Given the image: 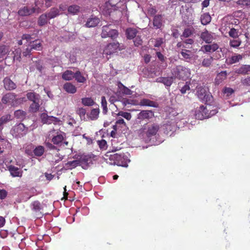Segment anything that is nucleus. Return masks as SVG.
Listing matches in <instances>:
<instances>
[{"label": "nucleus", "mask_w": 250, "mask_h": 250, "mask_svg": "<svg viewBox=\"0 0 250 250\" xmlns=\"http://www.w3.org/2000/svg\"><path fill=\"white\" fill-rule=\"evenodd\" d=\"M101 9L104 16L110 18L113 21L116 20L122 14L118 6L113 5L108 1H106L101 7Z\"/></svg>", "instance_id": "obj_1"}, {"label": "nucleus", "mask_w": 250, "mask_h": 250, "mask_svg": "<svg viewBox=\"0 0 250 250\" xmlns=\"http://www.w3.org/2000/svg\"><path fill=\"white\" fill-rule=\"evenodd\" d=\"M160 129V125L157 123H153L148 125L145 124L138 130V134L140 137L144 138L146 136L147 138H150L155 136Z\"/></svg>", "instance_id": "obj_2"}, {"label": "nucleus", "mask_w": 250, "mask_h": 250, "mask_svg": "<svg viewBox=\"0 0 250 250\" xmlns=\"http://www.w3.org/2000/svg\"><path fill=\"white\" fill-rule=\"evenodd\" d=\"M173 77L179 79H186L190 75V70L182 65H178L172 71Z\"/></svg>", "instance_id": "obj_3"}, {"label": "nucleus", "mask_w": 250, "mask_h": 250, "mask_svg": "<svg viewBox=\"0 0 250 250\" xmlns=\"http://www.w3.org/2000/svg\"><path fill=\"white\" fill-rule=\"evenodd\" d=\"M111 24L104 25L102 27L101 37L102 38H110L112 40L116 39L118 36V32L117 30L112 29Z\"/></svg>", "instance_id": "obj_4"}, {"label": "nucleus", "mask_w": 250, "mask_h": 250, "mask_svg": "<svg viewBox=\"0 0 250 250\" xmlns=\"http://www.w3.org/2000/svg\"><path fill=\"white\" fill-rule=\"evenodd\" d=\"M121 49L120 47V43L118 42L109 43L106 45L103 51V55H111L117 53Z\"/></svg>", "instance_id": "obj_5"}, {"label": "nucleus", "mask_w": 250, "mask_h": 250, "mask_svg": "<svg viewBox=\"0 0 250 250\" xmlns=\"http://www.w3.org/2000/svg\"><path fill=\"white\" fill-rule=\"evenodd\" d=\"M13 135L16 138H21L25 136L28 132V128L22 123H20L14 127Z\"/></svg>", "instance_id": "obj_6"}, {"label": "nucleus", "mask_w": 250, "mask_h": 250, "mask_svg": "<svg viewBox=\"0 0 250 250\" xmlns=\"http://www.w3.org/2000/svg\"><path fill=\"white\" fill-rule=\"evenodd\" d=\"M111 160L114 161L115 164L124 167L127 166V163L129 160L124 155L118 153L114 154L111 156Z\"/></svg>", "instance_id": "obj_7"}, {"label": "nucleus", "mask_w": 250, "mask_h": 250, "mask_svg": "<svg viewBox=\"0 0 250 250\" xmlns=\"http://www.w3.org/2000/svg\"><path fill=\"white\" fill-rule=\"evenodd\" d=\"M154 117V113L151 110H143L137 114V119L140 121H149Z\"/></svg>", "instance_id": "obj_8"}, {"label": "nucleus", "mask_w": 250, "mask_h": 250, "mask_svg": "<svg viewBox=\"0 0 250 250\" xmlns=\"http://www.w3.org/2000/svg\"><path fill=\"white\" fill-rule=\"evenodd\" d=\"M41 119L42 123L48 125L51 124H56L60 121L58 118L52 116H48L47 114L44 113L41 115Z\"/></svg>", "instance_id": "obj_9"}, {"label": "nucleus", "mask_w": 250, "mask_h": 250, "mask_svg": "<svg viewBox=\"0 0 250 250\" xmlns=\"http://www.w3.org/2000/svg\"><path fill=\"white\" fill-rule=\"evenodd\" d=\"M209 116L208 108L207 106L205 107L204 105L200 106L199 110L196 113V118L199 120L208 118Z\"/></svg>", "instance_id": "obj_10"}, {"label": "nucleus", "mask_w": 250, "mask_h": 250, "mask_svg": "<svg viewBox=\"0 0 250 250\" xmlns=\"http://www.w3.org/2000/svg\"><path fill=\"white\" fill-rule=\"evenodd\" d=\"M35 11L36 8L35 7H30L28 6H24L19 10L18 14L21 16L24 17L31 15L34 13Z\"/></svg>", "instance_id": "obj_11"}, {"label": "nucleus", "mask_w": 250, "mask_h": 250, "mask_svg": "<svg viewBox=\"0 0 250 250\" xmlns=\"http://www.w3.org/2000/svg\"><path fill=\"white\" fill-rule=\"evenodd\" d=\"M100 22V19L94 16L91 15L85 24V26L88 28L94 27L97 26Z\"/></svg>", "instance_id": "obj_12"}, {"label": "nucleus", "mask_w": 250, "mask_h": 250, "mask_svg": "<svg viewBox=\"0 0 250 250\" xmlns=\"http://www.w3.org/2000/svg\"><path fill=\"white\" fill-rule=\"evenodd\" d=\"M16 96L14 93H7L2 97L1 102L3 104H12L16 100Z\"/></svg>", "instance_id": "obj_13"}, {"label": "nucleus", "mask_w": 250, "mask_h": 250, "mask_svg": "<svg viewBox=\"0 0 250 250\" xmlns=\"http://www.w3.org/2000/svg\"><path fill=\"white\" fill-rule=\"evenodd\" d=\"M32 210L35 212L37 218L41 217L42 215L41 210L42 209L41 204L38 201H34L32 203Z\"/></svg>", "instance_id": "obj_14"}, {"label": "nucleus", "mask_w": 250, "mask_h": 250, "mask_svg": "<svg viewBox=\"0 0 250 250\" xmlns=\"http://www.w3.org/2000/svg\"><path fill=\"white\" fill-rule=\"evenodd\" d=\"M154 27L157 29L160 28L163 25V17L162 15H155L153 20Z\"/></svg>", "instance_id": "obj_15"}, {"label": "nucleus", "mask_w": 250, "mask_h": 250, "mask_svg": "<svg viewBox=\"0 0 250 250\" xmlns=\"http://www.w3.org/2000/svg\"><path fill=\"white\" fill-rule=\"evenodd\" d=\"M5 88L8 90H12L16 88V84L10 78L6 77L3 80Z\"/></svg>", "instance_id": "obj_16"}, {"label": "nucleus", "mask_w": 250, "mask_h": 250, "mask_svg": "<svg viewBox=\"0 0 250 250\" xmlns=\"http://www.w3.org/2000/svg\"><path fill=\"white\" fill-rule=\"evenodd\" d=\"M138 33L137 29L132 27L127 28L125 30V35L127 39L131 40L134 39Z\"/></svg>", "instance_id": "obj_17"}, {"label": "nucleus", "mask_w": 250, "mask_h": 250, "mask_svg": "<svg viewBox=\"0 0 250 250\" xmlns=\"http://www.w3.org/2000/svg\"><path fill=\"white\" fill-rule=\"evenodd\" d=\"M141 106H146L153 107H157L158 104L154 101H151L147 99H143L140 102V104Z\"/></svg>", "instance_id": "obj_18"}, {"label": "nucleus", "mask_w": 250, "mask_h": 250, "mask_svg": "<svg viewBox=\"0 0 250 250\" xmlns=\"http://www.w3.org/2000/svg\"><path fill=\"white\" fill-rule=\"evenodd\" d=\"M235 72L239 74H249L250 73V65H242L235 70Z\"/></svg>", "instance_id": "obj_19"}, {"label": "nucleus", "mask_w": 250, "mask_h": 250, "mask_svg": "<svg viewBox=\"0 0 250 250\" xmlns=\"http://www.w3.org/2000/svg\"><path fill=\"white\" fill-rule=\"evenodd\" d=\"M200 37L207 43H211L213 39L212 35L207 30L202 32L201 34Z\"/></svg>", "instance_id": "obj_20"}, {"label": "nucleus", "mask_w": 250, "mask_h": 250, "mask_svg": "<svg viewBox=\"0 0 250 250\" xmlns=\"http://www.w3.org/2000/svg\"><path fill=\"white\" fill-rule=\"evenodd\" d=\"M28 45L32 50L40 51L42 49V41L38 39L30 42Z\"/></svg>", "instance_id": "obj_21"}, {"label": "nucleus", "mask_w": 250, "mask_h": 250, "mask_svg": "<svg viewBox=\"0 0 250 250\" xmlns=\"http://www.w3.org/2000/svg\"><path fill=\"white\" fill-rule=\"evenodd\" d=\"M27 99L32 102H40V96L34 92H29L26 94Z\"/></svg>", "instance_id": "obj_22"}, {"label": "nucleus", "mask_w": 250, "mask_h": 250, "mask_svg": "<svg viewBox=\"0 0 250 250\" xmlns=\"http://www.w3.org/2000/svg\"><path fill=\"white\" fill-rule=\"evenodd\" d=\"M11 120V116L10 114H6L0 118V134L2 133L3 125L7 123Z\"/></svg>", "instance_id": "obj_23"}, {"label": "nucleus", "mask_w": 250, "mask_h": 250, "mask_svg": "<svg viewBox=\"0 0 250 250\" xmlns=\"http://www.w3.org/2000/svg\"><path fill=\"white\" fill-rule=\"evenodd\" d=\"M80 160H73L69 161L64 164L63 167L66 170L72 169L80 165Z\"/></svg>", "instance_id": "obj_24"}, {"label": "nucleus", "mask_w": 250, "mask_h": 250, "mask_svg": "<svg viewBox=\"0 0 250 250\" xmlns=\"http://www.w3.org/2000/svg\"><path fill=\"white\" fill-rule=\"evenodd\" d=\"M9 170L13 177H21L22 176V171L20 170L19 168L17 167L10 166L9 167Z\"/></svg>", "instance_id": "obj_25"}, {"label": "nucleus", "mask_w": 250, "mask_h": 250, "mask_svg": "<svg viewBox=\"0 0 250 250\" xmlns=\"http://www.w3.org/2000/svg\"><path fill=\"white\" fill-rule=\"evenodd\" d=\"M63 88L65 91L71 94H74L77 91L76 86L70 83H64Z\"/></svg>", "instance_id": "obj_26"}, {"label": "nucleus", "mask_w": 250, "mask_h": 250, "mask_svg": "<svg viewBox=\"0 0 250 250\" xmlns=\"http://www.w3.org/2000/svg\"><path fill=\"white\" fill-rule=\"evenodd\" d=\"M81 7L76 4H72L68 7L67 11L69 14L75 15L78 14L80 11Z\"/></svg>", "instance_id": "obj_27"}, {"label": "nucleus", "mask_w": 250, "mask_h": 250, "mask_svg": "<svg viewBox=\"0 0 250 250\" xmlns=\"http://www.w3.org/2000/svg\"><path fill=\"white\" fill-rule=\"evenodd\" d=\"M219 48V46L216 43L212 44L205 45L202 47V49H204L206 52H213L217 50Z\"/></svg>", "instance_id": "obj_28"}, {"label": "nucleus", "mask_w": 250, "mask_h": 250, "mask_svg": "<svg viewBox=\"0 0 250 250\" xmlns=\"http://www.w3.org/2000/svg\"><path fill=\"white\" fill-rule=\"evenodd\" d=\"M99 113L100 109L99 108H93L87 115L91 120H96L98 118Z\"/></svg>", "instance_id": "obj_29"}, {"label": "nucleus", "mask_w": 250, "mask_h": 250, "mask_svg": "<svg viewBox=\"0 0 250 250\" xmlns=\"http://www.w3.org/2000/svg\"><path fill=\"white\" fill-rule=\"evenodd\" d=\"M158 80V82L164 83L167 86H170L173 83V77H161Z\"/></svg>", "instance_id": "obj_30"}, {"label": "nucleus", "mask_w": 250, "mask_h": 250, "mask_svg": "<svg viewBox=\"0 0 250 250\" xmlns=\"http://www.w3.org/2000/svg\"><path fill=\"white\" fill-rule=\"evenodd\" d=\"M40 102H32L29 107V112L30 113H36L40 107Z\"/></svg>", "instance_id": "obj_31"}, {"label": "nucleus", "mask_w": 250, "mask_h": 250, "mask_svg": "<svg viewBox=\"0 0 250 250\" xmlns=\"http://www.w3.org/2000/svg\"><path fill=\"white\" fill-rule=\"evenodd\" d=\"M213 61V58L210 56H209L207 58H204L201 63V65L205 67H209L211 65Z\"/></svg>", "instance_id": "obj_32"}, {"label": "nucleus", "mask_w": 250, "mask_h": 250, "mask_svg": "<svg viewBox=\"0 0 250 250\" xmlns=\"http://www.w3.org/2000/svg\"><path fill=\"white\" fill-rule=\"evenodd\" d=\"M48 18L46 13L41 15L38 21V24L40 26H42L47 23Z\"/></svg>", "instance_id": "obj_33"}, {"label": "nucleus", "mask_w": 250, "mask_h": 250, "mask_svg": "<svg viewBox=\"0 0 250 250\" xmlns=\"http://www.w3.org/2000/svg\"><path fill=\"white\" fill-rule=\"evenodd\" d=\"M180 53L183 58L187 61H189L193 55L191 51L187 49H182Z\"/></svg>", "instance_id": "obj_34"}, {"label": "nucleus", "mask_w": 250, "mask_h": 250, "mask_svg": "<svg viewBox=\"0 0 250 250\" xmlns=\"http://www.w3.org/2000/svg\"><path fill=\"white\" fill-rule=\"evenodd\" d=\"M60 11L57 8H52L50 11L46 13L49 19H53L59 15Z\"/></svg>", "instance_id": "obj_35"}, {"label": "nucleus", "mask_w": 250, "mask_h": 250, "mask_svg": "<svg viewBox=\"0 0 250 250\" xmlns=\"http://www.w3.org/2000/svg\"><path fill=\"white\" fill-rule=\"evenodd\" d=\"M118 87L122 93L125 95H130L132 94V91L130 89L125 86L120 82L118 84Z\"/></svg>", "instance_id": "obj_36"}, {"label": "nucleus", "mask_w": 250, "mask_h": 250, "mask_svg": "<svg viewBox=\"0 0 250 250\" xmlns=\"http://www.w3.org/2000/svg\"><path fill=\"white\" fill-rule=\"evenodd\" d=\"M10 47L5 45H0V58L4 57L10 52Z\"/></svg>", "instance_id": "obj_37"}, {"label": "nucleus", "mask_w": 250, "mask_h": 250, "mask_svg": "<svg viewBox=\"0 0 250 250\" xmlns=\"http://www.w3.org/2000/svg\"><path fill=\"white\" fill-rule=\"evenodd\" d=\"M74 73L71 70H66L63 73L62 78L66 81L71 80L74 78Z\"/></svg>", "instance_id": "obj_38"}, {"label": "nucleus", "mask_w": 250, "mask_h": 250, "mask_svg": "<svg viewBox=\"0 0 250 250\" xmlns=\"http://www.w3.org/2000/svg\"><path fill=\"white\" fill-rule=\"evenodd\" d=\"M33 152L35 156L41 157L44 152V148L42 146H38L34 149Z\"/></svg>", "instance_id": "obj_39"}, {"label": "nucleus", "mask_w": 250, "mask_h": 250, "mask_svg": "<svg viewBox=\"0 0 250 250\" xmlns=\"http://www.w3.org/2000/svg\"><path fill=\"white\" fill-rule=\"evenodd\" d=\"M26 113L22 110H17L14 112L15 117L19 120H23L25 119Z\"/></svg>", "instance_id": "obj_40"}, {"label": "nucleus", "mask_w": 250, "mask_h": 250, "mask_svg": "<svg viewBox=\"0 0 250 250\" xmlns=\"http://www.w3.org/2000/svg\"><path fill=\"white\" fill-rule=\"evenodd\" d=\"M82 103L84 106H91L94 104L95 102L91 98L86 97L82 99Z\"/></svg>", "instance_id": "obj_41"}, {"label": "nucleus", "mask_w": 250, "mask_h": 250, "mask_svg": "<svg viewBox=\"0 0 250 250\" xmlns=\"http://www.w3.org/2000/svg\"><path fill=\"white\" fill-rule=\"evenodd\" d=\"M74 78L81 83H84L86 81V79L82 75L80 71H77L74 73Z\"/></svg>", "instance_id": "obj_42"}, {"label": "nucleus", "mask_w": 250, "mask_h": 250, "mask_svg": "<svg viewBox=\"0 0 250 250\" xmlns=\"http://www.w3.org/2000/svg\"><path fill=\"white\" fill-rule=\"evenodd\" d=\"M76 113L80 116L81 120H86V110L83 107H80L77 109Z\"/></svg>", "instance_id": "obj_43"}, {"label": "nucleus", "mask_w": 250, "mask_h": 250, "mask_svg": "<svg viewBox=\"0 0 250 250\" xmlns=\"http://www.w3.org/2000/svg\"><path fill=\"white\" fill-rule=\"evenodd\" d=\"M201 101L209 106L213 101V97L211 95L207 93L204 96Z\"/></svg>", "instance_id": "obj_44"}, {"label": "nucleus", "mask_w": 250, "mask_h": 250, "mask_svg": "<svg viewBox=\"0 0 250 250\" xmlns=\"http://www.w3.org/2000/svg\"><path fill=\"white\" fill-rule=\"evenodd\" d=\"M201 21L203 25H206L210 22L211 17L208 14H204L201 16Z\"/></svg>", "instance_id": "obj_45"}, {"label": "nucleus", "mask_w": 250, "mask_h": 250, "mask_svg": "<svg viewBox=\"0 0 250 250\" xmlns=\"http://www.w3.org/2000/svg\"><path fill=\"white\" fill-rule=\"evenodd\" d=\"M101 106L103 108V113L104 114H106L108 112L107 106V102L105 97L103 96L101 98Z\"/></svg>", "instance_id": "obj_46"}, {"label": "nucleus", "mask_w": 250, "mask_h": 250, "mask_svg": "<svg viewBox=\"0 0 250 250\" xmlns=\"http://www.w3.org/2000/svg\"><path fill=\"white\" fill-rule=\"evenodd\" d=\"M64 137L62 134H58L55 136H54L52 139V141L55 145H59L60 143H62Z\"/></svg>", "instance_id": "obj_47"}, {"label": "nucleus", "mask_w": 250, "mask_h": 250, "mask_svg": "<svg viewBox=\"0 0 250 250\" xmlns=\"http://www.w3.org/2000/svg\"><path fill=\"white\" fill-rule=\"evenodd\" d=\"M193 34V29L189 28H185L183 32L181 37L188 38Z\"/></svg>", "instance_id": "obj_48"}, {"label": "nucleus", "mask_w": 250, "mask_h": 250, "mask_svg": "<svg viewBox=\"0 0 250 250\" xmlns=\"http://www.w3.org/2000/svg\"><path fill=\"white\" fill-rule=\"evenodd\" d=\"M117 115L118 116H122L123 118H125L128 121H129L131 120L132 118V115L130 113L126 112H124L123 111H119L117 114Z\"/></svg>", "instance_id": "obj_49"}, {"label": "nucleus", "mask_w": 250, "mask_h": 250, "mask_svg": "<svg viewBox=\"0 0 250 250\" xmlns=\"http://www.w3.org/2000/svg\"><path fill=\"white\" fill-rule=\"evenodd\" d=\"M241 43V41L238 38L230 40L229 42V45L232 47H237L240 45Z\"/></svg>", "instance_id": "obj_50"}, {"label": "nucleus", "mask_w": 250, "mask_h": 250, "mask_svg": "<svg viewBox=\"0 0 250 250\" xmlns=\"http://www.w3.org/2000/svg\"><path fill=\"white\" fill-rule=\"evenodd\" d=\"M239 31L238 30H237L234 28H232L230 29L229 31V36L233 38L234 39H236L238 38L239 35Z\"/></svg>", "instance_id": "obj_51"}, {"label": "nucleus", "mask_w": 250, "mask_h": 250, "mask_svg": "<svg viewBox=\"0 0 250 250\" xmlns=\"http://www.w3.org/2000/svg\"><path fill=\"white\" fill-rule=\"evenodd\" d=\"M134 44L135 46L141 45L143 43V40L140 35H137L134 38Z\"/></svg>", "instance_id": "obj_52"}, {"label": "nucleus", "mask_w": 250, "mask_h": 250, "mask_svg": "<svg viewBox=\"0 0 250 250\" xmlns=\"http://www.w3.org/2000/svg\"><path fill=\"white\" fill-rule=\"evenodd\" d=\"M242 59V56L241 55H234L231 57L230 60V62L231 63H234L238 62L240 60Z\"/></svg>", "instance_id": "obj_53"}, {"label": "nucleus", "mask_w": 250, "mask_h": 250, "mask_svg": "<svg viewBox=\"0 0 250 250\" xmlns=\"http://www.w3.org/2000/svg\"><path fill=\"white\" fill-rule=\"evenodd\" d=\"M119 102H121L122 103V104L124 107L127 104H132V101L129 100L128 99L122 98L120 96Z\"/></svg>", "instance_id": "obj_54"}, {"label": "nucleus", "mask_w": 250, "mask_h": 250, "mask_svg": "<svg viewBox=\"0 0 250 250\" xmlns=\"http://www.w3.org/2000/svg\"><path fill=\"white\" fill-rule=\"evenodd\" d=\"M120 98V96L117 95H112L110 97L109 99V102L111 104H113L116 102L119 101Z\"/></svg>", "instance_id": "obj_55"}, {"label": "nucleus", "mask_w": 250, "mask_h": 250, "mask_svg": "<svg viewBox=\"0 0 250 250\" xmlns=\"http://www.w3.org/2000/svg\"><path fill=\"white\" fill-rule=\"evenodd\" d=\"M164 42V40L162 38H158L155 39V42L154 46L156 47H159Z\"/></svg>", "instance_id": "obj_56"}, {"label": "nucleus", "mask_w": 250, "mask_h": 250, "mask_svg": "<svg viewBox=\"0 0 250 250\" xmlns=\"http://www.w3.org/2000/svg\"><path fill=\"white\" fill-rule=\"evenodd\" d=\"M205 94H207V93H206L204 88H201L200 90L198 89L197 91V95L201 100Z\"/></svg>", "instance_id": "obj_57"}, {"label": "nucleus", "mask_w": 250, "mask_h": 250, "mask_svg": "<svg viewBox=\"0 0 250 250\" xmlns=\"http://www.w3.org/2000/svg\"><path fill=\"white\" fill-rule=\"evenodd\" d=\"M32 49L28 45L27 48L22 52V55L24 57H27L31 55V51Z\"/></svg>", "instance_id": "obj_58"}, {"label": "nucleus", "mask_w": 250, "mask_h": 250, "mask_svg": "<svg viewBox=\"0 0 250 250\" xmlns=\"http://www.w3.org/2000/svg\"><path fill=\"white\" fill-rule=\"evenodd\" d=\"M186 17H188L187 16H186L184 17L183 19V21L185 22V23L186 24H188V25H192L193 24V19L192 17L189 18H186Z\"/></svg>", "instance_id": "obj_59"}, {"label": "nucleus", "mask_w": 250, "mask_h": 250, "mask_svg": "<svg viewBox=\"0 0 250 250\" xmlns=\"http://www.w3.org/2000/svg\"><path fill=\"white\" fill-rule=\"evenodd\" d=\"M98 144L99 147L102 149H104L106 147L107 143L105 140L102 139L98 141Z\"/></svg>", "instance_id": "obj_60"}, {"label": "nucleus", "mask_w": 250, "mask_h": 250, "mask_svg": "<svg viewBox=\"0 0 250 250\" xmlns=\"http://www.w3.org/2000/svg\"><path fill=\"white\" fill-rule=\"evenodd\" d=\"M241 83L244 86H250V76L246 78L242 79Z\"/></svg>", "instance_id": "obj_61"}, {"label": "nucleus", "mask_w": 250, "mask_h": 250, "mask_svg": "<svg viewBox=\"0 0 250 250\" xmlns=\"http://www.w3.org/2000/svg\"><path fill=\"white\" fill-rule=\"evenodd\" d=\"M80 161L84 164H88L91 161V158L88 156H84L81 158Z\"/></svg>", "instance_id": "obj_62"}, {"label": "nucleus", "mask_w": 250, "mask_h": 250, "mask_svg": "<svg viewBox=\"0 0 250 250\" xmlns=\"http://www.w3.org/2000/svg\"><path fill=\"white\" fill-rule=\"evenodd\" d=\"M147 12L148 13L151 15H155L157 13V10L154 6L150 5V6L148 8Z\"/></svg>", "instance_id": "obj_63"}, {"label": "nucleus", "mask_w": 250, "mask_h": 250, "mask_svg": "<svg viewBox=\"0 0 250 250\" xmlns=\"http://www.w3.org/2000/svg\"><path fill=\"white\" fill-rule=\"evenodd\" d=\"M227 76V73L226 71H221L217 75V78H219V79H221V80H223L226 78Z\"/></svg>", "instance_id": "obj_64"}]
</instances>
